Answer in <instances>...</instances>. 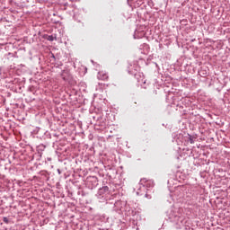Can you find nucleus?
Returning <instances> with one entry per match:
<instances>
[{
    "label": "nucleus",
    "instance_id": "obj_1",
    "mask_svg": "<svg viewBox=\"0 0 230 230\" xmlns=\"http://www.w3.org/2000/svg\"><path fill=\"white\" fill-rule=\"evenodd\" d=\"M97 78L99 80H109V75L105 71H100L98 73Z\"/></svg>",
    "mask_w": 230,
    "mask_h": 230
},
{
    "label": "nucleus",
    "instance_id": "obj_2",
    "mask_svg": "<svg viewBox=\"0 0 230 230\" xmlns=\"http://www.w3.org/2000/svg\"><path fill=\"white\" fill-rule=\"evenodd\" d=\"M47 40L53 42V40H55V38L53 36H48Z\"/></svg>",
    "mask_w": 230,
    "mask_h": 230
},
{
    "label": "nucleus",
    "instance_id": "obj_3",
    "mask_svg": "<svg viewBox=\"0 0 230 230\" xmlns=\"http://www.w3.org/2000/svg\"><path fill=\"white\" fill-rule=\"evenodd\" d=\"M4 222H6V217H4Z\"/></svg>",
    "mask_w": 230,
    "mask_h": 230
},
{
    "label": "nucleus",
    "instance_id": "obj_4",
    "mask_svg": "<svg viewBox=\"0 0 230 230\" xmlns=\"http://www.w3.org/2000/svg\"><path fill=\"white\" fill-rule=\"evenodd\" d=\"M4 222H6V217H4Z\"/></svg>",
    "mask_w": 230,
    "mask_h": 230
}]
</instances>
